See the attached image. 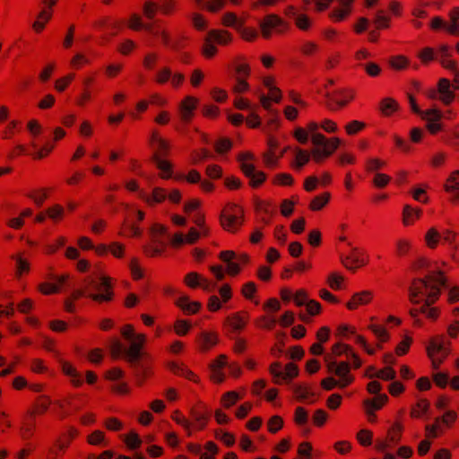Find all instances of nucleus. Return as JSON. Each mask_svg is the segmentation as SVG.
I'll use <instances>...</instances> for the list:
<instances>
[{
    "mask_svg": "<svg viewBox=\"0 0 459 459\" xmlns=\"http://www.w3.org/2000/svg\"><path fill=\"white\" fill-rule=\"evenodd\" d=\"M220 342L219 333L216 331H202L197 338L196 343L201 352H208Z\"/></svg>",
    "mask_w": 459,
    "mask_h": 459,
    "instance_id": "4468645a",
    "label": "nucleus"
},
{
    "mask_svg": "<svg viewBox=\"0 0 459 459\" xmlns=\"http://www.w3.org/2000/svg\"><path fill=\"white\" fill-rule=\"evenodd\" d=\"M139 198L149 206H153L162 203L167 198V193L166 190L161 187H154L152 195H148L143 190L139 191Z\"/></svg>",
    "mask_w": 459,
    "mask_h": 459,
    "instance_id": "412c9836",
    "label": "nucleus"
},
{
    "mask_svg": "<svg viewBox=\"0 0 459 459\" xmlns=\"http://www.w3.org/2000/svg\"><path fill=\"white\" fill-rule=\"evenodd\" d=\"M368 329L374 333L378 341L377 348L382 349V343L386 342L390 338V335L385 327L378 324H370L368 325Z\"/></svg>",
    "mask_w": 459,
    "mask_h": 459,
    "instance_id": "7c9ffc66",
    "label": "nucleus"
},
{
    "mask_svg": "<svg viewBox=\"0 0 459 459\" xmlns=\"http://www.w3.org/2000/svg\"><path fill=\"white\" fill-rule=\"evenodd\" d=\"M293 420L298 426L306 425L308 421L307 411L304 407H297L294 411Z\"/></svg>",
    "mask_w": 459,
    "mask_h": 459,
    "instance_id": "e2e57ef3",
    "label": "nucleus"
},
{
    "mask_svg": "<svg viewBox=\"0 0 459 459\" xmlns=\"http://www.w3.org/2000/svg\"><path fill=\"white\" fill-rule=\"evenodd\" d=\"M422 215L420 208H414L409 204L403 209V224L405 227L413 225Z\"/></svg>",
    "mask_w": 459,
    "mask_h": 459,
    "instance_id": "a878e982",
    "label": "nucleus"
},
{
    "mask_svg": "<svg viewBox=\"0 0 459 459\" xmlns=\"http://www.w3.org/2000/svg\"><path fill=\"white\" fill-rule=\"evenodd\" d=\"M26 129L31 137L36 138L43 133V126L37 119H30L26 124Z\"/></svg>",
    "mask_w": 459,
    "mask_h": 459,
    "instance_id": "052dcab7",
    "label": "nucleus"
},
{
    "mask_svg": "<svg viewBox=\"0 0 459 459\" xmlns=\"http://www.w3.org/2000/svg\"><path fill=\"white\" fill-rule=\"evenodd\" d=\"M172 70L169 66H163L159 69L155 74V82L163 85L168 82L171 77Z\"/></svg>",
    "mask_w": 459,
    "mask_h": 459,
    "instance_id": "774afa93",
    "label": "nucleus"
},
{
    "mask_svg": "<svg viewBox=\"0 0 459 459\" xmlns=\"http://www.w3.org/2000/svg\"><path fill=\"white\" fill-rule=\"evenodd\" d=\"M207 36L213 41L215 44L221 46H227L232 41V34L225 30H212L207 33Z\"/></svg>",
    "mask_w": 459,
    "mask_h": 459,
    "instance_id": "c85d7f7f",
    "label": "nucleus"
},
{
    "mask_svg": "<svg viewBox=\"0 0 459 459\" xmlns=\"http://www.w3.org/2000/svg\"><path fill=\"white\" fill-rule=\"evenodd\" d=\"M143 234L142 229L134 222L126 221L119 232L120 236L128 238H139Z\"/></svg>",
    "mask_w": 459,
    "mask_h": 459,
    "instance_id": "c9c22d12",
    "label": "nucleus"
},
{
    "mask_svg": "<svg viewBox=\"0 0 459 459\" xmlns=\"http://www.w3.org/2000/svg\"><path fill=\"white\" fill-rule=\"evenodd\" d=\"M403 424L400 420L394 421L387 429L386 437L385 439L377 440L376 442V448L379 452H385L389 448H393L402 439L403 433Z\"/></svg>",
    "mask_w": 459,
    "mask_h": 459,
    "instance_id": "1a4fd4ad",
    "label": "nucleus"
},
{
    "mask_svg": "<svg viewBox=\"0 0 459 459\" xmlns=\"http://www.w3.org/2000/svg\"><path fill=\"white\" fill-rule=\"evenodd\" d=\"M175 304L186 315H195L202 307V304L199 301H191L186 295H180L175 301Z\"/></svg>",
    "mask_w": 459,
    "mask_h": 459,
    "instance_id": "4be33fe9",
    "label": "nucleus"
},
{
    "mask_svg": "<svg viewBox=\"0 0 459 459\" xmlns=\"http://www.w3.org/2000/svg\"><path fill=\"white\" fill-rule=\"evenodd\" d=\"M166 250V244L161 243L160 246L152 245V243L143 247V253L149 257H157L162 255Z\"/></svg>",
    "mask_w": 459,
    "mask_h": 459,
    "instance_id": "5fc2aeb1",
    "label": "nucleus"
},
{
    "mask_svg": "<svg viewBox=\"0 0 459 459\" xmlns=\"http://www.w3.org/2000/svg\"><path fill=\"white\" fill-rule=\"evenodd\" d=\"M159 8V4L152 0H147L143 5V13L147 19H153L156 15Z\"/></svg>",
    "mask_w": 459,
    "mask_h": 459,
    "instance_id": "13d9d810",
    "label": "nucleus"
},
{
    "mask_svg": "<svg viewBox=\"0 0 459 459\" xmlns=\"http://www.w3.org/2000/svg\"><path fill=\"white\" fill-rule=\"evenodd\" d=\"M389 398L385 394H380L372 399H366L363 406L376 411L381 410L388 402Z\"/></svg>",
    "mask_w": 459,
    "mask_h": 459,
    "instance_id": "58836bf2",
    "label": "nucleus"
},
{
    "mask_svg": "<svg viewBox=\"0 0 459 459\" xmlns=\"http://www.w3.org/2000/svg\"><path fill=\"white\" fill-rule=\"evenodd\" d=\"M155 162L158 169L161 171V178L168 179L171 178V164L168 160L156 157Z\"/></svg>",
    "mask_w": 459,
    "mask_h": 459,
    "instance_id": "bf43d9fd",
    "label": "nucleus"
},
{
    "mask_svg": "<svg viewBox=\"0 0 459 459\" xmlns=\"http://www.w3.org/2000/svg\"><path fill=\"white\" fill-rule=\"evenodd\" d=\"M191 327V324L185 319L176 320L173 325L174 332L178 336L186 335L190 331Z\"/></svg>",
    "mask_w": 459,
    "mask_h": 459,
    "instance_id": "6e6d98bb",
    "label": "nucleus"
},
{
    "mask_svg": "<svg viewBox=\"0 0 459 459\" xmlns=\"http://www.w3.org/2000/svg\"><path fill=\"white\" fill-rule=\"evenodd\" d=\"M199 104V100L192 95H187L178 103V115L180 120L186 124L189 123L195 117Z\"/></svg>",
    "mask_w": 459,
    "mask_h": 459,
    "instance_id": "9b49d317",
    "label": "nucleus"
},
{
    "mask_svg": "<svg viewBox=\"0 0 459 459\" xmlns=\"http://www.w3.org/2000/svg\"><path fill=\"white\" fill-rule=\"evenodd\" d=\"M62 372L70 378L71 384L79 387L82 385V378L77 369L68 361L61 360Z\"/></svg>",
    "mask_w": 459,
    "mask_h": 459,
    "instance_id": "b1692460",
    "label": "nucleus"
},
{
    "mask_svg": "<svg viewBox=\"0 0 459 459\" xmlns=\"http://www.w3.org/2000/svg\"><path fill=\"white\" fill-rule=\"evenodd\" d=\"M411 248V241L408 238H399L395 242V254L397 256H405Z\"/></svg>",
    "mask_w": 459,
    "mask_h": 459,
    "instance_id": "3c124183",
    "label": "nucleus"
},
{
    "mask_svg": "<svg viewBox=\"0 0 459 459\" xmlns=\"http://www.w3.org/2000/svg\"><path fill=\"white\" fill-rule=\"evenodd\" d=\"M293 393L295 398L299 402H304L308 400L310 397L314 396V393L310 389V387L307 385H297L293 387Z\"/></svg>",
    "mask_w": 459,
    "mask_h": 459,
    "instance_id": "de8ad7c7",
    "label": "nucleus"
},
{
    "mask_svg": "<svg viewBox=\"0 0 459 459\" xmlns=\"http://www.w3.org/2000/svg\"><path fill=\"white\" fill-rule=\"evenodd\" d=\"M342 264L351 271H355L368 263V256L365 251L352 247L350 253L342 259Z\"/></svg>",
    "mask_w": 459,
    "mask_h": 459,
    "instance_id": "9d476101",
    "label": "nucleus"
},
{
    "mask_svg": "<svg viewBox=\"0 0 459 459\" xmlns=\"http://www.w3.org/2000/svg\"><path fill=\"white\" fill-rule=\"evenodd\" d=\"M79 435V430L74 427L69 426L63 431L56 439V446L59 451H65L74 439Z\"/></svg>",
    "mask_w": 459,
    "mask_h": 459,
    "instance_id": "a211bd4d",
    "label": "nucleus"
},
{
    "mask_svg": "<svg viewBox=\"0 0 459 459\" xmlns=\"http://www.w3.org/2000/svg\"><path fill=\"white\" fill-rule=\"evenodd\" d=\"M210 157V152L206 149L195 150L190 154V162L197 165Z\"/></svg>",
    "mask_w": 459,
    "mask_h": 459,
    "instance_id": "338daca9",
    "label": "nucleus"
},
{
    "mask_svg": "<svg viewBox=\"0 0 459 459\" xmlns=\"http://www.w3.org/2000/svg\"><path fill=\"white\" fill-rule=\"evenodd\" d=\"M87 285L88 297L98 303L108 302L113 299L114 292L112 287V278L106 275H100L97 280L87 277L84 280Z\"/></svg>",
    "mask_w": 459,
    "mask_h": 459,
    "instance_id": "20e7f679",
    "label": "nucleus"
},
{
    "mask_svg": "<svg viewBox=\"0 0 459 459\" xmlns=\"http://www.w3.org/2000/svg\"><path fill=\"white\" fill-rule=\"evenodd\" d=\"M49 188L42 187L32 190L28 194V197L33 201L37 206H41L45 201L49 197Z\"/></svg>",
    "mask_w": 459,
    "mask_h": 459,
    "instance_id": "ea45409f",
    "label": "nucleus"
},
{
    "mask_svg": "<svg viewBox=\"0 0 459 459\" xmlns=\"http://www.w3.org/2000/svg\"><path fill=\"white\" fill-rule=\"evenodd\" d=\"M283 419L279 415L272 416L267 421V429L270 433L275 434L283 427Z\"/></svg>",
    "mask_w": 459,
    "mask_h": 459,
    "instance_id": "4d7b16f0",
    "label": "nucleus"
},
{
    "mask_svg": "<svg viewBox=\"0 0 459 459\" xmlns=\"http://www.w3.org/2000/svg\"><path fill=\"white\" fill-rule=\"evenodd\" d=\"M48 218L55 222L60 221L65 216V209L62 205L56 204L46 209Z\"/></svg>",
    "mask_w": 459,
    "mask_h": 459,
    "instance_id": "09e8293b",
    "label": "nucleus"
},
{
    "mask_svg": "<svg viewBox=\"0 0 459 459\" xmlns=\"http://www.w3.org/2000/svg\"><path fill=\"white\" fill-rule=\"evenodd\" d=\"M250 179V186L252 187H258L261 186L266 179V175L263 171H258L254 169L250 175H247Z\"/></svg>",
    "mask_w": 459,
    "mask_h": 459,
    "instance_id": "69168bd1",
    "label": "nucleus"
},
{
    "mask_svg": "<svg viewBox=\"0 0 459 459\" xmlns=\"http://www.w3.org/2000/svg\"><path fill=\"white\" fill-rule=\"evenodd\" d=\"M51 403L50 397L46 394L39 395L35 399L31 407L26 412V416L30 419H24L22 423L20 429L22 438L28 439L32 436L35 426L32 418L44 415L48 411Z\"/></svg>",
    "mask_w": 459,
    "mask_h": 459,
    "instance_id": "7ed1b4c3",
    "label": "nucleus"
},
{
    "mask_svg": "<svg viewBox=\"0 0 459 459\" xmlns=\"http://www.w3.org/2000/svg\"><path fill=\"white\" fill-rule=\"evenodd\" d=\"M429 402L427 399H420L411 408L410 415L413 419L421 418L429 409Z\"/></svg>",
    "mask_w": 459,
    "mask_h": 459,
    "instance_id": "a18cd8bd",
    "label": "nucleus"
},
{
    "mask_svg": "<svg viewBox=\"0 0 459 459\" xmlns=\"http://www.w3.org/2000/svg\"><path fill=\"white\" fill-rule=\"evenodd\" d=\"M326 368L329 374L337 377L340 381V388L343 389L351 385L355 377L351 374V366L347 361H337L336 359H331L328 357L325 358Z\"/></svg>",
    "mask_w": 459,
    "mask_h": 459,
    "instance_id": "0eeeda50",
    "label": "nucleus"
},
{
    "mask_svg": "<svg viewBox=\"0 0 459 459\" xmlns=\"http://www.w3.org/2000/svg\"><path fill=\"white\" fill-rule=\"evenodd\" d=\"M235 252L232 250L221 251L219 254V258L227 264L226 273L230 276H236L241 272V266L238 262H236Z\"/></svg>",
    "mask_w": 459,
    "mask_h": 459,
    "instance_id": "aec40b11",
    "label": "nucleus"
},
{
    "mask_svg": "<svg viewBox=\"0 0 459 459\" xmlns=\"http://www.w3.org/2000/svg\"><path fill=\"white\" fill-rule=\"evenodd\" d=\"M427 353L431 360L432 368L437 369L449 354V349L444 342L443 335L435 336L430 340L427 347Z\"/></svg>",
    "mask_w": 459,
    "mask_h": 459,
    "instance_id": "6e6552de",
    "label": "nucleus"
},
{
    "mask_svg": "<svg viewBox=\"0 0 459 459\" xmlns=\"http://www.w3.org/2000/svg\"><path fill=\"white\" fill-rule=\"evenodd\" d=\"M450 22L446 26V31L451 35L459 34V7H454L448 13Z\"/></svg>",
    "mask_w": 459,
    "mask_h": 459,
    "instance_id": "e433bc0d",
    "label": "nucleus"
},
{
    "mask_svg": "<svg viewBox=\"0 0 459 459\" xmlns=\"http://www.w3.org/2000/svg\"><path fill=\"white\" fill-rule=\"evenodd\" d=\"M374 294L371 290H362L354 293L347 302L346 307L349 310H356L360 306L369 304L373 299Z\"/></svg>",
    "mask_w": 459,
    "mask_h": 459,
    "instance_id": "6ab92c4d",
    "label": "nucleus"
},
{
    "mask_svg": "<svg viewBox=\"0 0 459 459\" xmlns=\"http://www.w3.org/2000/svg\"><path fill=\"white\" fill-rule=\"evenodd\" d=\"M451 266L446 261H435L424 278L414 279L409 289V299L413 304L436 303L441 294V289L447 285L446 273Z\"/></svg>",
    "mask_w": 459,
    "mask_h": 459,
    "instance_id": "f257e3e1",
    "label": "nucleus"
},
{
    "mask_svg": "<svg viewBox=\"0 0 459 459\" xmlns=\"http://www.w3.org/2000/svg\"><path fill=\"white\" fill-rule=\"evenodd\" d=\"M418 57L421 61L422 64H429L437 58L436 49L426 47L420 50L418 55Z\"/></svg>",
    "mask_w": 459,
    "mask_h": 459,
    "instance_id": "0e129e2a",
    "label": "nucleus"
},
{
    "mask_svg": "<svg viewBox=\"0 0 459 459\" xmlns=\"http://www.w3.org/2000/svg\"><path fill=\"white\" fill-rule=\"evenodd\" d=\"M322 128L326 133H335L338 130L337 124L331 119H324L320 124L310 121L306 127H297L293 133L295 139L301 144H306L310 138L314 148L312 149L313 160L319 163L330 157L341 144L338 137L326 138L318 132Z\"/></svg>",
    "mask_w": 459,
    "mask_h": 459,
    "instance_id": "f03ea898",
    "label": "nucleus"
},
{
    "mask_svg": "<svg viewBox=\"0 0 459 459\" xmlns=\"http://www.w3.org/2000/svg\"><path fill=\"white\" fill-rule=\"evenodd\" d=\"M355 0H338L339 6L334 8L329 14V17L334 22L344 21L352 12V4Z\"/></svg>",
    "mask_w": 459,
    "mask_h": 459,
    "instance_id": "dca6fc26",
    "label": "nucleus"
},
{
    "mask_svg": "<svg viewBox=\"0 0 459 459\" xmlns=\"http://www.w3.org/2000/svg\"><path fill=\"white\" fill-rule=\"evenodd\" d=\"M128 266H129V270H130L132 278L134 281H138V280H141L142 278H143V276H144L143 270L140 261L137 257L131 258Z\"/></svg>",
    "mask_w": 459,
    "mask_h": 459,
    "instance_id": "603ef678",
    "label": "nucleus"
},
{
    "mask_svg": "<svg viewBox=\"0 0 459 459\" xmlns=\"http://www.w3.org/2000/svg\"><path fill=\"white\" fill-rule=\"evenodd\" d=\"M249 320V315L246 311H238L229 315L224 321V325H228L231 332L240 333L243 331Z\"/></svg>",
    "mask_w": 459,
    "mask_h": 459,
    "instance_id": "2eb2a0df",
    "label": "nucleus"
},
{
    "mask_svg": "<svg viewBox=\"0 0 459 459\" xmlns=\"http://www.w3.org/2000/svg\"><path fill=\"white\" fill-rule=\"evenodd\" d=\"M441 239L445 244H447L449 247L454 251H457L459 245L457 243V233L451 230H444L441 232Z\"/></svg>",
    "mask_w": 459,
    "mask_h": 459,
    "instance_id": "49530a36",
    "label": "nucleus"
},
{
    "mask_svg": "<svg viewBox=\"0 0 459 459\" xmlns=\"http://www.w3.org/2000/svg\"><path fill=\"white\" fill-rule=\"evenodd\" d=\"M251 74V67L250 65L244 61H237L235 65V78L246 79Z\"/></svg>",
    "mask_w": 459,
    "mask_h": 459,
    "instance_id": "8fccbe9b",
    "label": "nucleus"
},
{
    "mask_svg": "<svg viewBox=\"0 0 459 459\" xmlns=\"http://www.w3.org/2000/svg\"><path fill=\"white\" fill-rule=\"evenodd\" d=\"M313 158L312 151L308 152L303 149H296L295 151V158L292 163V167L296 169H302L306 164L308 163L310 158Z\"/></svg>",
    "mask_w": 459,
    "mask_h": 459,
    "instance_id": "72a5a7b5",
    "label": "nucleus"
},
{
    "mask_svg": "<svg viewBox=\"0 0 459 459\" xmlns=\"http://www.w3.org/2000/svg\"><path fill=\"white\" fill-rule=\"evenodd\" d=\"M202 53L205 58H212L218 53V48L215 46V42H213L207 35L204 39Z\"/></svg>",
    "mask_w": 459,
    "mask_h": 459,
    "instance_id": "864d4df0",
    "label": "nucleus"
},
{
    "mask_svg": "<svg viewBox=\"0 0 459 459\" xmlns=\"http://www.w3.org/2000/svg\"><path fill=\"white\" fill-rule=\"evenodd\" d=\"M379 108L384 116L389 117L399 108L398 102L393 98H385L380 101Z\"/></svg>",
    "mask_w": 459,
    "mask_h": 459,
    "instance_id": "4c0bfd02",
    "label": "nucleus"
},
{
    "mask_svg": "<svg viewBox=\"0 0 459 459\" xmlns=\"http://www.w3.org/2000/svg\"><path fill=\"white\" fill-rule=\"evenodd\" d=\"M15 260L16 270L15 273L17 277H22L24 274L29 273L30 270V264L27 258H24L22 254H17L13 256Z\"/></svg>",
    "mask_w": 459,
    "mask_h": 459,
    "instance_id": "a19ab883",
    "label": "nucleus"
},
{
    "mask_svg": "<svg viewBox=\"0 0 459 459\" xmlns=\"http://www.w3.org/2000/svg\"><path fill=\"white\" fill-rule=\"evenodd\" d=\"M243 398V395L236 391H229L224 393L221 397V404L224 409H230L235 405L239 400Z\"/></svg>",
    "mask_w": 459,
    "mask_h": 459,
    "instance_id": "37998d69",
    "label": "nucleus"
},
{
    "mask_svg": "<svg viewBox=\"0 0 459 459\" xmlns=\"http://www.w3.org/2000/svg\"><path fill=\"white\" fill-rule=\"evenodd\" d=\"M146 335L144 333H137V336L128 340L129 346L125 349L124 353L127 360L131 363L136 362L141 357V351L146 342Z\"/></svg>",
    "mask_w": 459,
    "mask_h": 459,
    "instance_id": "f8f14e48",
    "label": "nucleus"
},
{
    "mask_svg": "<svg viewBox=\"0 0 459 459\" xmlns=\"http://www.w3.org/2000/svg\"><path fill=\"white\" fill-rule=\"evenodd\" d=\"M208 415L196 408H191L189 411V420L193 423V433L205 429L208 422Z\"/></svg>",
    "mask_w": 459,
    "mask_h": 459,
    "instance_id": "5701e85b",
    "label": "nucleus"
},
{
    "mask_svg": "<svg viewBox=\"0 0 459 459\" xmlns=\"http://www.w3.org/2000/svg\"><path fill=\"white\" fill-rule=\"evenodd\" d=\"M228 358L224 354L218 356L210 365L211 379L214 383H222L225 379V375L222 368L227 365Z\"/></svg>",
    "mask_w": 459,
    "mask_h": 459,
    "instance_id": "f3484780",
    "label": "nucleus"
},
{
    "mask_svg": "<svg viewBox=\"0 0 459 459\" xmlns=\"http://www.w3.org/2000/svg\"><path fill=\"white\" fill-rule=\"evenodd\" d=\"M281 27H287V23L277 14L270 13L264 17L260 22V30L262 36L264 39H269L272 36L273 30Z\"/></svg>",
    "mask_w": 459,
    "mask_h": 459,
    "instance_id": "ddd939ff",
    "label": "nucleus"
},
{
    "mask_svg": "<svg viewBox=\"0 0 459 459\" xmlns=\"http://www.w3.org/2000/svg\"><path fill=\"white\" fill-rule=\"evenodd\" d=\"M425 95L431 100L440 101L444 106H450L455 100V90L452 88L451 82L446 78L439 79L437 87L428 89Z\"/></svg>",
    "mask_w": 459,
    "mask_h": 459,
    "instance_id": "423d86ee",
    "label": "nucleus"
},
{
    "mask_svg": "<svg viewBox=\"0 0 459 459\" xmlns=\"http://www.w3.org/2000/svg\"><path fill=\"white\" fill-rule=\"evenodd\" d=\"M238 160L240 164V169L244 175H250L252 170L255 169V155L249 152H242L238 155Z\"/></svg>",
    "mask_w": 459,
    "mask_h": 459,
    "instance_id": "c756f323",
    "label": "nucleus"
},
{
    "mask_svg": "<svg viewBox=\"0 0 459 459\" xmlns=\"http://www.w3.org/2000/svg\"><path fill=\"white\" fill-rule=\"evenodd\" d=\"M243 209L235 204H228L222 209L220 222L223 230L236 232L243 223Z\"/></svg>",
    "mask_w": 459,
    "mask_h": 459,
    "instance_id": "39448f33",
    "label": "nucleus"
},
{
    "mask_svg": "<svg viewBox=\"0 0 459 459\" xmlns=\"http://www.w3.org/2000/svg\"><path fill=\"white\" fill-rule=\"evenodd\" d=\"M221 23L225 27L233 28L238 30L244 26L245 20L238 17L233 12H227L221 17Z\"/></svg>",
    "mask_w": 459,
    "mask_h": 459,
    "instance_id": "2f4dec72",
    "label": "nucleus"
},
{
    "mask_svg": "<svg viewBox=\"0 0 459 459\" xmlns=\"http://www.w3.org/2000/svg\"><path fill=\"white\" fill-rule=\"evenodd\" d=\"M445 190L452 195L455 201H459V170L453 171L448 177Z\"/></svg>",
    "mask_w": 459,
    "mask_h": 459,
    "instance_id": "cd10ccee",
    "label": "nucleus"
},
{
    "mask_svg": "<svg viewBox=\"0 0 459 459\" xmlns=\"http://www.w3.org/2000/svg\"><path fill=\"white\" fill-rule=\"evenodd\" d=\"M330 99L339 107H344L354 98V91L351 89H341L333 91L331 95L327 92Z\"/></svg>",
    "mask_w": 459,
    "mask_h": 459,
    "instance_id": "393cba45",
    "label": "nucleus"
},
{
    "mask_svg": "<svg viewBox=\"0 0 459 459\" xmlns=\"http://www.w3.org/2000/svg\"><path fill=\"white\" fill-rule=\"evenodd\" d=\"M145 30L152 33L153 36L160 38L164 46L170 47L174 49L176 48V47L171 43L169 33L163 29L160 24H147L145 25Z\"/></svg>",
    "mask_w": 459,
    "mask_h": 459,
    "instance_id": "bb28decb",
    "label": "nucleus"
},
{
    "mask_svg": "<svg viewBox=\"0 0 459 459\" xmlns=\"http://www.w3.org/2000/svg\"><path fill=\"white\" fill-rule=\"evenodd\" d=\"M330 198L331 194L328 192L315 196L309 204V209L314 212L322 210L329 203Z\"/></svg>",
    "mask_w": 459,
    "mask_h": 459,
    "instance_id": "c03bdc74",
    "label": "nucleus"
},
{
    "mask_svg": "<svg viewBox=\"0 0 459 459\" xmlns=\"http://www.w3.org/2000/svg\"><path fill=\"white\" fill-rule=\"evenodd\" d=\"M124 441L127 447L132 450L140 447L142 445V439L140 438L139 435L134 431H131L127 435H126L124 437Z\"/></svg>",
    "mask_w": 459,
    "mask_h": 459,
    "instance_id": "680f3d73",
    "label": "nucleus"
},
{
    "mask_svg": "<svg viewBox=\"0 0 459 459\" xmlns=\"http://www.w3.org/2000/svg\"><path fill=\"white\" fill-rule=\"evenodd\" d=\"M171 419L179 426H181L186 431L188 437L193 435V423L186 418L180 411L177 410L173 411Z\"/></svg>",
    "mask_w": 459,
    "mask_h": 459,
    "instance_id": "473e14b6",
    "label": "nucleus"
},
{
    "mask_svg": "<svg viewBox=\"0 0 459 459\" xmlns=\"http://www.w3.org/2000/svg\"><path fill=\"white\" fill-rule=\"evenodd\" d=\"M424 240L426 246L430 249H436L438 246L439 241L441 240V232H439L436 228L432 227L428 230L425 234Z\"/></svg>",
    "mask_w": 459,
    "mask_h": 459,
    "instance_id": "79ce46f5",
    "label": "nucleus"
},
{
    "mask_svg": "<svg viewBox=\"0 0 459 459\" xmlns=\"http://www.w3.org/2000/svg\"><path fill=\"white\" fill-rule=\"evenodd\" d=\"M53 13L48 10H43L39 13L37 19L32 23V29L35 32L40 33L45 29L46 24L51 20Z\"/></svg>",
    "mask_w": 459,
    "mask_h": 459,
    "instance_id": "f704fd0d",
    "label": "nucleus"
}]
</instances>
